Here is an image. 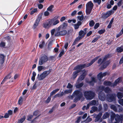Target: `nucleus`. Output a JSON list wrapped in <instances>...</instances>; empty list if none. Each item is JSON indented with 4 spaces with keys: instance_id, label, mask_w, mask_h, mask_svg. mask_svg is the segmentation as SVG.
Instances as JSON below:
<instances>
[{
    "instance_id": "f257e3e1",
    "label": "nucleus",
    "mask_w": 123,
    "mask_h": 123,
    "mask_svg": "<svg viewBox=\"0 0 123 123\" xmlns=\"http://www.w3.org/2000/svg\"><path fill=\"white\" fill-rule=\"evenodd\" d=\"M100 55H98L96 57L91 61L90 63L87 64L86 63H84L78 65L74 67L73 70H74L78 69V70H80V72H86L85 69H84L83 70H82V69L88 67L91 65L96 60L100 57Z\"/></svg>"
},
{
    "instance_id": "f03ea898",
    "label": "nucleus",
    "mask_w": 123,
    "mask_h": 123,
    "mask_svg": "<svg viewBox=\"0 0 123 123\" xmlns=\"http://www.w3.org/2000/svg\"><path fill=\"white\" fill-rule=\"evenodd\" d=\"M73 94L75 97L73 100V102L75 103H77L81 98H84L83 94L80 89L74 91Z\"/></svg>"
},
{
    "instance_id": "7ed1b4c3",
    "label": "nucleus",
    "mask_w": 123,
    "mask_h": 123,
    "mask_svg": "<svg viewBox=\"0 0 123 123\" xmlns=\"http://www.w3.org/2000/svg\"><path fill=\"white\" fill-rule=\"evenodd\" d=\"M111 54H108L105 55L104 57L102 62L101 64H103L100 67L99 69L100 70H103L106 68L109 65L110 63V62L109 61H106L107 58L109 57Z\"/></svg>"
},
{
    "instance_id": "20e7f679",
    "label": "nucleus",
    "mask_w": 123,
    "mask_h": 123,
    "mask_svg": "<svg viewBox=\"0 0 123 123\" xmlns=\"http://www.w3.org/2000/svg\"><path fill=\"white\" fill-rule=\"evenodd\" d=\"M95 93L91 90L85 91L84 92V95L86 100H91L94 97Z\"/></svg>"
},
{
    "instance_id": "39448f33",
    "label": "nucleus",
    "mask_w": 123,
    "mask_h": 123,
    "mask_svg": "<svg viewBox=\"0 0 123 123\" xmlns=\"http://www.w3.org/2000/svg\"><path fill=\"white\" fill-rule=\"evenodd\" d=\"M94 5L91 1L87 3L86 5V12L87 15L90 14L94 6Z\"/></svg>"
},
{
    "instance_id": "423d86ee",
    "label": "nucleus",
    "mask_w": 123,
    "mask_h": 123,
    "mask_svg": "<svg viewBox=\"0 0 123 123\" xmlns=\"http://www.w3.org/2000/svg\"><path fill=\"white\" fill-rule=\"evenodd\" d=\"M116 95L115 94L112 93L106 94V100L108 102H114L116 100Z\"/></svg>"
},
{
    "instance_id": "0eeeda50",
    "label": "nucleus",
    "mask_w": 123,
    "mask_h": 123,
    "mask_svg": "<svg viewBox=\"0 0 123 123\" xmlns=\"http://www.w3.org/2000/svg\"><path fill=\"white\" fill-rule=\"evenodd\" d=\"M48 60L49 58L47 56L45 55H44L41 56L39 59V64L40 65H42L44 63L48 61Z\"/></svg>"
},
{
    "instance_id": "6e6552de",
    "label": "nucleus",
    "mask_w": 123,
    "mask_h": 123,
    "mask_svg": "<svg viewBox=\"0 0 123 123\" xmlns=\"http://www.w3.org/2000/svg\"><path fill=\"white\" fill-rule=\"evenodd\" d=\"M42 18V15H38L36 19L35 23L33 26L32 28L33 30H35L38 26L40 20Z\"/></svg>"
},
{
    "instance_id": "1a4fd4ad",
    "label": "nucleus",
    "mask_w": 123,
    "mask_h": 123,
    "mask_svg": "<svg viewBox=\"0 0 123 123\" xmlns=\"http://www.w3.org/2000/svg\"><path fill=\"white\" fill-rule=\"evenodd\" d=\"M98 95L99 99L102 101H104L106 99V96L103 92L99 91L98 92Z\"/></svg>"
},
{
    "instance_id": "9d476101",
    "label": "nucleus",
    "mask_w": 123,
    "mask_h": 123,
    "mask_svg": "<svg viewBox=\"0 0 123 123\" xmlns=\"http://www.w3.org/2000/svg\"><path fill=\"white\" fill-rule=\"evenodd\" d=\"M91 81L86 80V82L87 83L89 84L90 86H94L95 83L97 82V80L94 77H91Z\"/></svg>"
},
{
    "instance_id": "9b49d317",
    "label": "nucleus",
    "mask_w": 123,
    "mask_h": 123,
    "mask_svg": "<svg viewBox=\"0 0 123 123\" xmlns=\"http://www.w3.org/2000/svg\"><path fill=\"white\" fill-rule=\"evenodd\" d=\"M103 84L105 86L113 87H114L113 83H112L110 81L107 80L103 82Z\"/></svg>"
},
{
    "instance_id": "f8f14e48",
    "label": "nucleus",
    "mask_w": 123,
    "mask_h": 123,
    "mask_svg": "<svg viewBox=\"0 0 123 123\" xmlns=\"http://www.w3.org/2000/svg\"><path fill=\"white\" fill-rule=\"evenodd\" d=\"M80 82L77 81H76V84L75 85L76 88L79 89L82 87L84 85L83 82H82L80 83Z\"/></svg>"
},
{
    "instance_id": "ddd939ff",
    "label": "nucleus",
    "mask_w": 123,
    "mask_h": 123,
    "mask_svg": "<svg viewBox=\"0 0 123 123\" xmlns=\"http://www.w3.org/2000/svg\"><path fill=\"white\" fill-rule=\"evenodd\" d=\"M122 81V78L121 77H119L113 83L114 87L117 86V85L120 83Z\"/></svg>"
},
{
    "instance_id": "4468645a",
    "label": "nucleus",
    "mask_w": 123,
    "mask_h": 123,
    "mask_svg": "<svg viewBox=\"0 0 123 123\" xmlns=\"http://www.w3.org/2000/svg\"><path fill=\"white\" fill-rule=\"evenodd\" d=\"M76 70L73 72L72 74V77L74 79H75L78 75V73L80 72V71L78 69Z\"/></svg>"
},
{
    "instance_id": "2eb2a0df",
    "label": "nucleus",
    "mask_w": 123,
    "mask_h": 123,
    "mask_svg": "<svg viewBox=\"0 0 123 123\" xmlns=\"http://www.w3.org/2000/svg\"><path fill=\"white\" fill-rule=\"evenodd\" d=\"M5 56L2 54H0V64H2L4 61Z\"/></svg>"
},
{
    "instance_id": "dca6fc26",
    "label": "nucleus",
    "mask_w": 123,
    "mask_h": 123,
    "mask_svg": "<svg viewBox=\"0 0 123 123\" xmlns=\"http://www.w3.org/2000/svg\"><path fill=\"white\" fill-rule=\"evenodd\" d=\"M82 22L81 21H78L77 23L74 25L75 29H77L79 28V26L82 24Z\"/></svg>"
},
{
    "instance_id": "f3484780",
    "label": "nucleus",
    "mask_w": 123,
    "mask_h": 123,
    "mask_svg": "<svg viewBox=\"0 0 123 123\" xmlns=\"http://www.w3.org/2000/svg\"><path fill=\"white\" fill-rule=\"evenodd\" d=\"M105 92L108 94H110L111 92V89L108 87H105L104 90Z\"/></svg>"
},
{
    "instance_id": "a211bd4d",
    "label": "nucleus",
    "mask_w": 123,
    "mask_h": 123,
    "mask_svg": "<svg viewBox=\"0 0 123 123\" xmlns=\"http://www.w3.org/2000/svg\"><path fill=\"white\" fill-rule=\"evenodd\" d=\"M102 17L103 18L105 19H106L108 17L110 16L107 12L105 13L103 12L102 13Z\"/></svg>"
},
{
    "instance_id": "6ab92c4d",
    "label": "nucleus",
    "mask_w": 123,
    "mask_h": 123,
    "mask_svg": "<svg viewBox=\"0 0 123 123\" xmlns=\"http://www.w3.org/2000/svg\"><path fill=\"white\" fill-rule=\"evenodd\" d=\"M118 53H121L123 51V45L120 47H117L116 49Z\"/></svg>"
},
{
    "instance_id": "aec40b11",
    "label": "nucleus",
    "mask_w": 123,
    "mask_h": 123,
    "mask_svg": "<svg viewBox=\"0 0 123 123\" xmlns=\"http://www.w3.org/2000/svg\"><path fill=\"white\" fill-rule=\"evenodd\" d=\"M123 93L122 92H119L117 93V96L119 99H121L123 97Z\"/></svg>"
},
{
    "instance_id": "412c9836",
    "label": "nucleus",
    "mask_w": 123,
    "mask_h": 123,
    "mask_svg": "<svg viewBox=\"0 0 123 123\" xmlns=\"http://www.w3.org/2000/svg\"><path fill=\"white\" fill-rule=\"evenodd\" d=\"M109 116L110 114L109 113L106 112L103 114L102 117L103 119H105L109 117Z\"/></svg>"
},
{
    "instance_id": "4be33fe9",
    "label": "nucleus",
    "mask_w": 123,
    "mask_h": 123,
    "mask_svg": "<svg viewBox=\"0 0 123 123\" xmlns=\"http://www.w3.org/2000/svg\"><path fill=\"white\" fill-rule=\"evenodd\" d=\"M110 108L111 109L115 111H117V106H116L114 105H111L110 106Z\"/></svg>"
},
{
    "instance_id": "5701e85b",
    "label": "nucleus",
    "mask_w": 123,
    "mask_h": 123,
    "mask_svg": "<svg viewBox=\"0 0 123 123\" xmlns=\"http://www.w3.org/2000/svg\"><path fill=\"white\" fill-rule=\"evenodd\" d=\"M105 86H98L97 89V90L98 91H100L102 92L104 91L105 88Z\"/></svg>"
},
{
    "instance_id": "b1692460",
    "label": "nucleus",
    "mask_w": 123,
    "mask_h": 123,
    "mask_svg": "<svg viewBox=\"0 0 123 123\" xmlns=\"http://www.w3.org/2000/svg\"><path fill=\"white\" fill-rule=\"evenodd\" d=\"M26 118V116L24 115L21 118L18 122V123H22L25 120Z\"/></svg>"
},
{
    "instance_id": "393cba45",
    "label": "nucleus",
    "mask_w": 123,
    "mask_h": 123,
    "mask_svg": "<svg viewBox=\"0 0 123 123\" xmlns=\"http://www.w3.org/2000/svg\"><path fill=\"white\" fill-rule=\"evenodd\" d=\"M67 31L66 30H63L60 31V34L61 36L65 35L67 34Z\"/></svg>"
},
{
    "instance_id": "a878e982",
    "label": "nucleus",
    "mask_w": 123,
    "mask_h": 123,
    "mask_svg": "<svg viewBox=\"0 0 123 123\" xmlns=\"http://www.w3.org/2000/svg\"><path fill=\"white\" fill-rule=\"evenodd\" d=\"M24 98L20 96L18 100V104L19 105H21L23 101Z\"/></svg>"
},
{
    "instance_id": "bb28decb",
    "label": "nucleus",
    "mask_w": 123,
    "mask_h": 123,
    "mask_svg": "<svg viewBox=\"0 0 123 123\" xmlns=\"http://www.w3.org/2000/svg\"><path fill=\"white\" fill-rule=\"evenodd\" d=\"M85 77L81 75L78 77L77 80V81L81 82L83 80L85 79Z\"/></svg>"
},
{
    "instance_id": "cd10ccee",
    "label": "nucleus",
    "mask_w": 123,
    "mask_h": 123,
    "mask_svg": "<svg viewBox=\"0 0 123 123\" xmlns=\"http://www.w3.org/2000/svg\"><path fill=\"white\" fill-rule=\"evenodd\" d=\"M46 77L45 76L43 73H42L40 74L39 80H42L44 79Z\"/></svg>"
},
{
    "instance_id": "c85d7f7f",
    "label": "nucleus",
    "mask_w": 123,
    "mask_h": 123,
    "mask_svg": "<svg viewBox=\"0 0 123 123\" xmlns=\"http://www.w3.org/2000/svg\"><path fill=\"white\" fill-rule=\"evenodd\" d=\"M54 7V6L53 5H51L47 8V11H48L52 12L53 11L52 10V9Z\"/></svg>"
},
{
    "instance_id": "c756f323",
    "label": "nucleus",
    "mask_w": 123,
    "mask_h": 123,
    "mask_svg": "<svg viewBox=\"0 0 123 123\" xmlns=\"http://www.w3.org/2000/svg\"><path fill=\"white\" fill-rule=\"evenodd\" d=\"M45 44V42L44 41H42V42H40V44L39 45V47L41 48H42Z\"/></svg>"
},
{
    "instance_id": "7c9ffc66",
    "label": "nucleus",
    "mask_w": 123,
    "mask_h": 123,
    "mask_svg": "<svg viewBox=\"0 0 123 123\" xmlns=\"http://www.w3.org/2000/svg\"><path fill=\"white\" fill-rule=\"evenodd\" d=\"M51 70L50 69H49V70L48 71H46L43 72V74L45 75L46 77L51 72Z\"/></svg>"
},
{
    "instance_id": "2f4dec72",
    "label": "nucleus",
    "mask_w": 123,
    "mask_h": 123,
    "mask_svg": "<svg viewBox=\"0 0 123 123\" xmlns=\"http://www.w3.org/2000/svg\"><path fill=\"white\" fill-rule=\"evenodd\" d=\"M96 101L95 100H93L89 102V104L90 105H96Z\"/></svg>"
},
{
    "instance_id": "473e14b6",
    "label": "nucleus",
    "mask_w": 123,
    "mask_h": 123,
    "mask_svg": "<svg viewBox=\"0 0 123 123\" xmlns=\"http://www.w3.org/2000/svg\"><path fill=\"white\" fill-rule=\"evenodd\" d=\"M44 67L43 66H38L37 68V70L39 72H40L43 69H44Z\"/></svg>"
},
{
    "instance_id": "72a5a7b5",
    "label": "nucleus",
    "mask_w": 123,
    "mask_h": 123,
    "mask_svg": "<svg viewBox=\"0 0 123 123\" xmlns=\"http://www.w3.org/2000/svg\"><path fill=\"white\" fill-rule=\"evenodd\" d=\"M117 109H118V111L119 112H122L123 110V108L122 107L121 105H117Z\"/></svg>"
},
{
    "instance_id": "f704fd0d",
    "label": "nucleus",
    "mask_w": 123,
    "mask_h": 123,
    "mask_svg": "<svg viewBox=\"0 0 123 123\" xmlns=\"http://www.w3.org/2000/svg\"><path fill=\"white\" fill-rule=\"evenodd\" d=\"M103 77L102 75V73L100 72L98 75V78L99 80L102 79Z\"/></svg>"
},
{
    "instance_id": "c9c22d12",
    "label": "nucleus",
    "mask_w": 123,
    "mask_h": 123,
    "mask_svg": "<svg viewBox=\"0 0 123 123\" xmlns=\"http://www.w3.org/2000/svg\"><path fill=\"white\" fill-rule=\"evenodd\" d=\"M33 116V115L31 114L28 115L27 117V120L28 121H31V119L32 118Z\"/></svg>"
},
{
    "instance_id": "e433bc0d",
    "label": "nucleus",
    "mask_w": 123,
    "mask_h": 123,
    "mask_svg": "<svg viewBox=\"0 0 123 123\" xmlns=\"http://www.w3.org/2000/svg\"><path fill=\"white\" fill-rule=\"evenodd\" d=\"M72 91V89H69L68 90H67L64 91V92L65 94H68L71 93Z\"/></svg>"
},
{
    "instance_id": "4c0bfd02",
    "label": "nucleus",
    "mask_w": 123,
    "mask_h": 123,
    "mask_svg": "<svg viewBox=\"0 0 123 123\" xmlns=\"http://www.w3.org/2000/svg\"><path fill=\"white\" fill-rule=\"evenodd\" d=\"M106 30L105 29H101L98 31V33L100 34H101L105 32Z\"/></svg>"
},
{
    "instance_id": "58836bf2",
    "label": "nucleus",
    "mask_w": 123,
    "mask_h": 123,
    "mask_svg": "<svg viewBox=\"0 0 123 123\" xmlns=\"http://www.w3.org/2000/svg\"><path fill=\"white\" fill-rule=\"evenodd\" d=\"M61 26L62 27V29H64L67 26V23L64 22L61 25Z\"/></svg>"
},
{
    "instance_id": "ea45409f",
    "label": "nucleus",
    "mask_w": 123,
    "mask_h": 123,
    "mask_svg": "<svg viewBox=\"0 0 123 123\" xmlns=\"http://www.w3.org/2000/svg\"><path fill=\"white\" fill-rule=\"evenodd\" d=\"M49 25H48V22H44L43 24V27L45 28H46L48 26H49Z\"/></svg>"
},
{
    "instance_id": "a19ab883",
    "label": "nucleus",
    "mask_w": 123,
    "mask_h": 123,
    "mask_svg": "<svg viewBox=\"0 0 123 123\" xmlns=\"http://www.w3.org/2000/svg\"><path fill=\"white\" fill-rule=\"evenodd\" d=\"M84 17V16L83 15H82L81 16H78L77 17L78 19L80 21H82Z\"/></svg>"
},
{
    "instance_id": "79ce46f5",
    "label": "nucleus",
    "mask_w": 123,
    "mask_h": 123,
    "mask_svg": "<svg viewBox=\"0 0 123 123\" xmlns=\"http://www.w3.org/2000/svg\"><path fill=\"white\" fill-rule=\"evenodd\" d=\"M95 23L93 20H91L89 23V25L90 27H92L94 26Z\"/></svg>"
},
{
    "instance_id": "37998d69",
    "label": "nucleus",
    "mask_w": 123,
    "mask_h": 123,
    "mask_svg": "<svg viewBox=\"0 0 123 123\" xmlns=\"http://www.w3.org/2000/svg\"><path fill=\"white\" fill-rule=\"evenodd\" d=\"M93 2L97 3L98 5H100L101 3V0H93Z\"/></svg>"
},
{
    "instance_id": "c03bdc74",
    "label": "nucleus",
    "mask_w": 123,
    "mask_h": 123,
    "mask_svg": "<svg viewBox=\"0 0 123 123\" xmlns=\"http://www.w3.org/2000/svg\"><path fill=\"white\" fill-rule=\"evenodd\" d=\"M102 59L101 58H99L98 59L97 62V63L98 64H99V66H100L103 64H101L102 62Z\"/></svg>"
},
{
    "instance_id": "a18cd8bd",
    "label": "nucleus",
    "mask_w": 123,
    "mask_h": 123,
    "mask_svg": "<svg viewBox=\"0 0 123 123\" xmlns=\"http://www.w3.org/2000/svg\"><path fill=\"white\" fill-rule=\"evenodd\" d=\"M39 111L38 110H36L33 113V115L36 116L38 114Z\"/></svg>"
},
{
    "instance_id": "49530a36",
    "label": "nucleus",
    "mask_w": 123,
    "mask_h": 123,
    "mask_svg": "<svg viewBox=\"0 0 123 123\" xmlns=\"http://www.w3.org/2000/svg\"><path fill=\"white\" fill-rule=\"evenodd\" d=\"M55 108V106H53L51 109L48 112V113L50 114H51L53 112V111L54 110Z\"/></svg>"
},
{
    "instance_id": "de8ad7c7",
    "label": "nucleus",
    "mask_w": 123,
    "mask_h": 123,
    "mask_svg": "<svg viewBox=\"0 0 123 123\" xmlns=\"http://www.w3.org/2000/svg\"><path fill=\"white\" fill-rule=\"evenodd\" d=\"M91 109L92 110H93L95 112L97 111L98 110V107L95 106H93L92 107Z\"/></svg>"
},
{
    "instance_id": "09e8293b",
    "label": "nucleus",
    "mask_w": 123,
    "mask_h": 123,
    "mask_svg": "<svg viewBox=\"0 0 123 123\" xmlns=\"http://www.w3.org/2000/svg\"><path fill=\"white\" fill-rule=\"evenodd\" d=\"M64 54V51L63 50L59 53V57H61Z\"/></svg>"
},
{
    "instance_id": "8fccbe9b",
    "label": "nucleus",
    "mask_w": 123,
    "mask_h": 123,
    "mask_svg": "<svg viewBox=\"0 0 123 123\" xmlns=\"http://www.w3.org/2000/svg\"><path fill=\"white\" fill-rule=\"evenodd\" d=\"M122 2L123 0H120L117 3V6L119 7H120L123 3Z\"/></svg>"
},
{
    "instance_id": "3c124183",
    "label": "nucleus",
    "mask_w": 123,
    "mask_h": 123,
    "mask_svg": "<svg viewBox=\"0 0 123 123\" xmlns=\"http://www.w3.org/2000/svg\"><path fill=\"white\" fill-rule=\"evenodd\" d=\"M73 86L71 85L70 83H68V85L67 86V88L69 89H72Z\"/></svg>"
},
{
    "instance_id": "603ef678",
    "label": "nucleus",
    "mask_w": 123,
    "mask_h": 123,
    "mask_svg": "<svg viewBox=\"0 0 123 123\" xmlns=\"http://www.w3.org/2000/svg\"><path fill=\"white\" fill-rule=\"evenodd\" d=\"M5 46V43L4 42H2L0 43V47H4Z\"/></svg>"
},
{
    "instance_id": "864d4df0",
    "label": "nucleus",
    "mask_w": 123,
    "mask_h": 123,
    "mask_svg": "<svg viewBox=\"0 0 123 123\" xmlns=\"http://www.w3.org/2000/svg\"><path fill=\"white\" fill-rule=\"evenodd\" d=\"M116 121L118 122H120L121 120V118L119 116L117 117V118H115Z\"/></svg>"
},
{
    "instance_id": "5fc2aeb1",
    "label": "nucleus",
    "mask_w": 123,
    "mask_h": 123,
    "mask_svg": "<svg viewBox=\"0 0 123 123\" xmlns=\"http://www.w3.org/2000/svg\"><path fill=\"white\" fill-rule=\"evenodd\" d=\"M99 26V23H96L94 27V28L95 29H97Z\"/></svg>"
},
{
    "instance_id": "6e6d98bb",
    "label": "nucleus",
    "mask_w": 123,
    "mask_h": 123,
    "mask_svg": "<svg viewBox=\"0 0 123 123\" xmlns=\"http://www.w3.org/2000/svg\"><path fill=\"white\" fill-rule=\"evenodd\" d=\"M108 105L106 104H105L104 105L103 108L105 111H106L107 110L108 108Z\"/></svg>"
},
{
    "instance_id": "4d7b16f0",
    "label": "nucleus",
    "mask_w": 123,
    "mask_h": 123,
    "mask_svg": "<svg viewBox=\"0 0 123 123\" xmlns=\"http://www.w3.org/2000/svg\"><path fill=\"white\" fill-rule=\"evenodd\" d=\"M99 37H97L94 39L91 42L92 43H93L96 42L99 39Z\"/></svg>"
},
{
    "instance_id": "13d9d810",
    "label": "nucleus",
    "mask_w": 123,
    "mask_h": 123,
    "mask_svg": "<svg viewBox=\"0 0 123 123\" xmlns=\"http://www.w3.org/2000/svg\"><path fill=\"white\" fill-rule=\"evenodd\" d=\"M51 97L50 96L48 97L47 99L46 100V102L47 103H49L51 100Z\"/></svg>"
},
{
    "instance_id": "bf43d9fd",
    "label": "nucleus",
    "mask_w": 123,
    "mask_h": 123,
    "mask_svg": "<svg viewBox=\"0 0 123 123\" xmlns=\"http://www.w3.org/2000/svg\"><path fill=\"white\" fill-rule=\"evenodd\" d=\"M48 11H47H47L44 12V15L45 16H48L49 15V13Z\"/></svg>"
},
{
    "instance_id": "052dcab7",
    "label": "nucleus",
    "mask_w": 123,
    "mask_h": 123,
    "mask_svg": "<svg viewBox=\"0 0 123 123\" xmlns=\"http://www.w3.org/2000/svg\"><path fill=\"white\" fill-rule=\"evenodd\" d=\"M81 116H79L77 119V120L76 121V122L77 123H79L81 121Z\"/></svg>"
},
{
    "instance_id": "680f3d73",
    "label": "nucleus",
    "mask_w": 123,
    "mask_h": 123,
    "mask_svg": "<svg viewBox=\"0 0 123 123\" xmlns=\"http://www.w3.org/2000/svg\"><path fill=\"white\" fill-rule=\"evenodd\" d=\"M52 45V41H50L48 45V48L49 49L51 47Z\"/></svg>"
},
{
    "instance_id": "e2e57ef3",
    "label": "nucleus",
    "mask_w": 123,
    "mask_h": 123,
    "mask_svg": "<svg viewBox=\"0 0 123 123\" xmlns=\"http://www.w3.org/2000/svg\"><path fill=\"white\" fill-rule=\"evenodd\" d=\"M38 8L40 9H42L43 7V6L41 4H37Z\"/></svg>"
},
{
    "instance_id": "0e129e2a",
    "label": "nucleus",
    "mask_w": 123,
    "mask_h": 123,
    "mask_svg": "<svg viewBox=\"0 0 123 123\" xmlns=\"http://www.w3.org/2000/svg\"><path fill=\"white\" fill-rule=\"evenodd\" d=\"M102 115V112H100L96 116V117H97V118H99L100 119Z\"/></svg>"
},
{
    "instance_id": "69168bd1",
    "label": "nucleus",
    "mask_w": 123,
    "mask_h": 123,
    "mask_svg": "<svg viewBox=\"0 0 123 123\" xmlns=\"http://www.w3.org/2000/svg\"><path fill=\"white\" fill-rule=\"evenodd\" d=\"M59 22V21L58 20H56L54 22L53 25H55L58 23Z\"/></svg>"
},
{
    "instance_id": "338daca9",
    "label": "nucleus",
    "mask_w": 123,
    "mask_h": 123,
    "mask_svg": "<svg viewBox=\"0 0 123 123\" xmlns=\"http://www.w3.org/2000/svg\"><path fill=\"white\" fill-rule=\"evenodd\" d=\"M84 33V31L83 30H80L79 32V36H82Z\"/></svg>"
},
{
    "instance_id": "774afa93",
    "label": "nucleus",
    "mask_w": 123,
    "mask_h": 123,
    "mask_svg": "<svg viewBox=\"0 0 123 123\" xmlns=\"http://www.w3.org/2000/svg\"><path fill=\"white\" fill-rule=\"evenodd\" d=\"M123 63V55L120 59L119 61V64H121Z\"/></svg>"
}]
</instances>
